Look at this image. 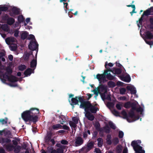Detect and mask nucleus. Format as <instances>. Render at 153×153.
<instances>
[{"label":"nucleus","mask_w":153,"mask_h":153,"mask_svg":"<svg viewBox=\"0 0 153 153\" xmlns=\"http://www.w3.org/2000/svg\"><path fill=\"white\" fill-rule=\"evenodd\" d=\"M79 100L81 103L79 105V108L84 109L85 111H90L91 113L95 114L97 111L99 110V109L98 107L92 105L90 101H85L82 97L79 98Z\"/></svg>","instance_id":"obj_1"},{"label":"nucleus","mask_w":153,"mask_h":153,"mask_svg":"<svg viewBox=\"0 0 153 153\" xmlns=\"http://www.w3.org/2000/svg\"><path fill=\"white\" fill-rule=\"evenodd\" d=\"M21 117L25 122L29 121V123H27L29 125H31L30 122H32L35 124L38 121L37 117L36 116L33 117V116L31 115L28 110H26L23 112L22 114Z\"/></svg>","instance_id":"obj_2"},{"label":"nucleus","mask_w":153,"mask_h":153,"mask_svg":"<svg viewBox=\"0 0 153 153\" xmlns=\"http://www.w3.org/2000/svg\"><path fill=\"white\" fill-rule=\"evenodd\" d=\"M140 140H134L132 141L131 145L136 153H145V151L143 149V147L140 146L141 143Z\"/></svg>","instance_id":"obj_3"},{"label":"nucleus","mask_w":153,"mask_h":153,"mask_svg":"<svg viewBox=\"0 0 153 153\" xmlns=\"http://www.w3.org/2000/svg\"><path fill=\"white\" fill-rule=\"evenodd\" d=\"M28 47L29 49L32 51L36 50L37 49V51H38V44L36 39H35V41L31 40Z\"/></svg>","instance_id":"obj_4"},{"label":"nucleus","mask_w":153,"mask_h":153,"mask_svg":"<svg viewBox=\"0 0 153 153\" xmlns=\"http://www.w3.org/2000/svg\"><path fill=\"white\" fill-rule=\"evenodd\" d=\"M94 143L91 141L88 143L86 147L82 148L81 150L84 152H87L90 150L94 146Z\"/></svg>","instance_id":"obj_5"},{"label":"nucleus","mask_w":153,"mask_h":153,"mask_svg":"<svg viewBox=\"0 0 153 153\" xmlns=\"http://www.w3.org/2000/svg\"><path fill=\"white\" fill-rule=\"evenodd\" d=\"M28 111H29L31 115L33 116V117L36 116L37 117V120H38V116L37 114L39 113V109L35 108H32Z\"/></svg>","instance_id":"obj_6"},{"label":"nucleus","mask_w":153,"mask_h":153,"mask_svg":"<svg viewBox=\"0 0 153 153\" xmlns=\"http://www.w3.org/2000/svg\"><path fill=\"white\" fill-rule=\"evenodd\" d=\"M128 117L129 118V121H130L128 122H129L134 121L139 119L140 118V116L139 115H136L135 114L128 113Z\"/></svg>","instance_id":"obj_7"},{"label":"nucleus","mask_w":153,"mask_h":153,"mask_svg":"<svg viewBox=\"0 0 153 153\" xmlns=\"http://www.w3.org/2000/svg\"><path fill=\"white\" fill-rule=\"evenodd\" d=\"M106 74L104 72L103 74H97L96 75V78L99 81H102L104 82L106 81Z\"/></svg>","instance_id":"obj_8"},{"label":"nucleus","mask_w":153,"mask_h":153,"mask_svg":"<svg viewBox=\"0 0 153 153\" xmlns=\"http://www.w3.org/2000/svg\"><path fill=\"white\" fill-rule=\"evenodd\" d=\"M37 51L36 54V56L35 59H32L30 63V67L33 68V70H34L36 67L37 62Z\"/></svg>","instance_id":"obj_9"},{"label":"nucleus","mask_w":153,"mask_h":153,"mask_svg":"<svg viewBox=\"0 0 153 153\" xmlns=\"http://www.w3.org/2000/svg\"><path fill=\"white\" fill-rule=\"evenodd\" d=\"M11 11L12 12L10 13V15L11 16L14 17V15H18L20 13V9L16 7H13Z\"/></svg>","instance_id":"obj_10"},{"label":"nucleus","mask_w":153,"mask_h":153,"mask_svg":"<svg viewBox=\"0 0 153 153\" xmlns=\"http://www.w3.org/2000/svg\"><path fill=\"white\" fill-rule=\"evenodd\" d=\"M81 97H75L72 98L71 99V105L73 106L72 107H74V105H79L78 102L79 101V98Z\"/></svg>","instance_id":"obj_11"},{"label":"nucleus","mask_w":153,"mask_h":153,"mask_svg":"<svg viewBox=\"0 0 153 153\" xmlns=\"http://www.w3.org/2000/svg\"><path fill=\"white\" fill-rule=\"evenodd\" d=\"M84 141L80 137H76L75 143L76 146H79L81 145L83 143Z\"/></svg>","instance_id":"obj_12"},{"label":"nucleus","mask_w":153,"mask_h":153,"mask_svg":"<svg viewBox=\"0 0 153 153\" xmlns=\"http://www.w3.org/2000/svg\"><path fill=\"white\" fill-rule=\"evenodd\" d=\"M86 113L85 116L90 121H93L94 120V115L92 114L89 111H85Z\"/></svg>","instance_id":"obj_13"},{"label":"nucleus","mask_w":153,"mask_h":153,"mask_svg":"<svg viewBox=\"0 0 153 153\" xmlns=\"http://www.w3.org/2000/svg\"><path fill=\"white\" fill-rule=\"evenodd\" d=\"M153 12V7H151L145 11L142 14L143 16H148L151 15V13Z\"/></svg>","instance_id":"obj_14"},{"label":"nucleus","mask_w":153,"mask_h":153,"mask_svg":"<svg viewBox=\"0 0 153 153\" xmlns=\"http://www.w3.org/2000/svg\"><path fill=\"white\" fill-rule=\"evenodd\" d=\"M120 78L121 80L127 82H129L131 80V78L129 75L128 74L125 76H120Z\"/></svg>","instance_id":"obj_15"},{"label":"nucleus","mask_w":153,"mask_h":153,"mask_svg":"<svg viewBox=\"0 0 153 153\" xmlns=\"http://www.w3.org/2000/svg\"><path fill=\"white\" fill-rule=\"evenodd\" d=\"M6 78L8 80L12 82H13L17 81V78L15 76L11 75L10 76H7Z\"/></svg>","instance_id":"obj_16"},{"label":"nucleus","mask_w":153,"mask_h":153,"mask_svg":"<svg viewBox=\"0 0 153 153\" xmlns=\"http://www.w3.org/2000/svg\"><path fill=\"white\" fill-rule=\"evenodd\" d=\"M5 70L6 71V72L4 74V76H5L6 77L7 75L10 76L11 75L13 72L12 70L9 67H7L6 68Z\"/></svg>","instance_id":"obj_17"},{"label":"nucleus","mask_w":153,"mask_h":153,"mask_svg":"<svg viewBox=\"0 0 153 153\" xmlns=\"http://www.w3.org/2000/svg\"><path fill=\"white\" fill-rule=\"evenodd\" d=\"M127 89L131 92V94H135L137 92L136 90L135 87L131 86H127L126 87Z\"/></svg>","instance_id":"obj_18"},{"label":"nucleus","mask_w":153,"mask_h":153,"mask_svg":"<svg viewBox=\"0 0 153 153\" xmlns=\"http://www.w3.org/2000/svg\"><path fill=\"white\" fill-rule=\"evenodd\" d=\"M34 70L31 68H27L24 72V74L26 76L30 75L32 73H33Z\"/></svg>","instance_id":"obj_19"},{"label":"nucleus","mask_w":153,"mask_h":153,"mask_svg":"<svg viewBox=\"0 0 153 153\" xmlns=\"http://www.w3.org/2000/svg\"><path fill=\"white\" fill-rule=\"evenodd\" d=\"M109 80H115L116 78L115 77V76H112L111 74L110 73L106 74V78Z\"/></svg>","instance_id":"obj_20"},{"label":"nucleus","mask_w":153,"mask_h":153,"mask_svg":"<svg viewBox=\"0 0 153 153\" xmlns=\"http://www.w3.org/2000/svg\"><path fill=\"white\" fill-rule=\"evenodd\" d=\"M11 140L10 139L7 138H4L1 137L0 139V143L1 144H3L5 143H9L11 142Z\"/></svg>","instance_id":"obj_21"},{"label":"nucleus","mask_w":153,"mask_h":153,"mask_svg":"<svg viewBox=\"0 0 153 153\" xmlns=\"http://www.w3.org/2000/svg\"><path fill=\"white\" fill-rule=\"evenodd\" d=\"M94 126L96 129L98 131L102 132L103 131V129L102 128H100V125L99 122L95 123Z\"/></svg>","instance_id":"obj_22"},{"label":"nucleus","mask_w":153,"mask_h":153,"mask_svg":"<svg viewBox=\"0 0 153 153\" xmlns=\"http://www.w3.org/2000/svg\"><path fill=\"white\" fill-rule=\"evenodd\" d=\"M7 23L9 25H12L15 22V19L11 17H9L7 19Z\"/></svg>","instance_id":"obj_23"},{"label":"nucleus","mask_w":153,"mask_h":153,"mask_svg":"<svg viewBox=\"0 0 153 153\" xmlns=\"http://www.w3.org/2000/svg\"><path fill=\"white\" fill-rule=\"evenodd\" d=\"M107 62H106L105 63V68H106V70L104 71V72L106 74H108V72H111L112 73H114V70H113L111 69L110 68H107Z\"/></svg>","instance_id":"obj_24"},{"label":"nucleus","mask_w":153,"mask_h":153,"mask_svg":"<svg viewBox=\"0 0 153 153\" xmlns=\"http://www.w3.org/2000/svg\"><path fill=\"white\" fill-rule=\"evenodd\" d=\"M121 114L123 116V118L126 119L128 122H129V118L128 117L127 113L125 110H123L121 112Z\"/></svg>","instance_id":"obj_25"},{"label":"nucleus","mask_w":153,"mask_h":153,"mask_svg":"<svg viewBox=\"0 0 153 153\" xmlns=\"http://www.w3.org/2000/svg\"><path fill=\"white\" fill-rule=\"evenodd\" d=\"M28 33L26 31H25L22 33L21 35V38L24 40L26 39L28 35Z\"/></svg>","instance_id":"obj_26"},{"label":"nucleus","mask_w":153,"mask_h":153,"mask_svg":"<svg viewBox=\"0 0 153 153\" xmlns=\"http://www.w3.org/2000/svg\"><path fill=\"white\" fill-rule=\"evenodd\" d=\"M100 90L103 92L107 93V87L103 85H101L100 87Z\"/></svg>","instance_id":"obj_27"},{"label":"nucleus","mask_w":153,"mask_h":153,"mask_svg":"<svg viewBox=\"0 0 153 153\" xmlns=\"http://www.w3.org/2000/svg\"><path fill=\"white\" fill-rule=\"evenodd\" d=\"M111 135L108 134L107 135L106 140L107 143L108 145H111L112 144V142L111 140Z\"/></svg>","instance_id":"obj_28"},{"label":"nucleus","mask_w":153,"mask_h":153,"mask_svg":"<svg viewBox=\"0 0 153 153\" xmlns=\"http://www.w3.org/2000/svg\"><path fill=\"white\" fill-rule=\"evenodd\" d=\"M14 149V152L15 153H19L21 149V146L19 145L14 146L13 148Z\"/></svg>","instance_id":"obj_29"},{"label":"nucleus","mask_w":153,"mask_h":153,"mask_svg":"<svg viewBox=\"0 0 153 153\" xmlns=\"http://www.w3.org/2000/svg\"><path fill=\"white\" fill-rule=\"evenodd\" d=\"M98 141L97 145L99 147H101L103 144V140L102 138L100 137L98 138L97 140Z\"/></svg>","instance_id":"obj_30"},{"label":"nucleus","mask_w":153,"mask_h":153,"mask_svg":"<svg viewBox=\"0 0 153 153\" xmlns=\"http://www.w3.org/2000/svg\"><path fill=\"white\" fill-rule=\"evenodd\" d=\"M59 118L61 119L59 120V122L62 124H63L64 123L66 122V117L63 115L59 116Z\"/></svg>","instance_id":"obj_31"},{"label":"nucleus","mask_w":153,"mask_h":153,"mask_svg":"<svg viewBox=\"0 0 153 153\" xmlns=\"http://www.w3.org/2000/svg\"><path fill=\"white\" fill-rule=\"evenodd\" d=\"M114 70V74H115L119 75L122 72V70L120 68H116Z\"/></svg>","instance_id":"obj_32"},{"label":"nucleus","mask_w":153,"mask_h":153,"mask_svg":"<svg viewBox=\"0 0 153 153\" xmlns=\"http://www.w3.org/2000/svg\"><path fill=\"white\" fill-rule=\"evenodd\" d=\"M14 147V146L10 144H7L6 146V148L7 150L10 151H12Z\"/></svg>","instance_id":"obj_33"},{"label":"nucleus","mask_w":153,"mask_h":153,"mask_svg":"<svg viewBox=\"0 0 153 153\" xmlns=\"http://www.w3.org/2000/svg\"><path fill=\"white\" fill-rule=\"evenodd\" d=\"M108 85L109 87L113 88L116 86L115 83L112 81H110L108 83Z\"/></svg>","instance_id":"obj_34"},{"label":"nucleus","mask_w":153,"mask_h":153,"mask_svg":"<svg viewBox=\"0 0 153 153\" xmlns=\"http://www.w3.org/2000/svg\"><path fill=\"white\" fill-rule=\"evenodd\" d=\"M103 130L106 133H110V129L108 126H106L103 128Z\"/></svg>","instance_id":"obj_35"},{"label":"nucleus","mask_w":153,"mask_h":153,"mask_svg":"<svg viewBox=\"0 0 153 153\" xmlns=\"http://www.w3.org/2000/svg\"><path fill=\"white\" fill-rule=\"evenodd\" d=\"M24 20L25 19L22 15H20L18 17V20L20 23L23 22Z\"/></svg>","instance_id":"obj_36"},{"label":"nucleus","mask_w":153,"mask_h":153,"mask_svg":"<svg viewBox=\"0 0 153 153\" xmlns=\"http://www.w3.org/2000/svg\"><path fill=\"white\" fill-rule=\"evenodd\" d=\"M1 27L3 30L5 31H7L8 30V27L7 25H2Z\"/></svg>","instance_id":"obj_37"},{"label":"nucleus","mask_w":153,"mask_h":153,"mask_svg":"<svg viewBox=\"0 0 153 153\" xmlns=\"http://www.w3.org/2000/svg\"><path fill=\"white\" fill-rule=\"evenodd\" d=\"M137 104L134 102H131V107L132 109L136 110L137 109Z\"/></svg>","instance_id":"obj_38"},{"label":"nucleus","mask_w":153,"mask_h":153,"mask_svg":"<svg viewBox=\"0 0 153 153\" xmlns=\"http://www.w3.org/2000/svg\"><path fill=\"white\" fill-rule=\"evenodd\" d=\"M27 68V67L24 65H21L19 66L18 68L19 70L23 71Z\"/></svg>","instance_id":"obj_39"},{"label":"nucleus","mask_w":153,"mask_h":153,"mask_svg":"<svg viewBox=\"0 0 153 153\" xmlns=\"http://www.w3.org/2000/svg\"><path fill=\"white\" fill-rule=\"evenodd\" d=\"M62 126L60 124H56L52 126V128L53 129H56L59 128H61Z\"/></svg>","instance_id":"obj_40"},{"label":"nucleus","mask_w":153,"mask_h":153,"mask_svg":"<svg viewBox=\"0 0 153 153\" xmlns=\"http://www.w3.org/2000/svg\"><path fill=\"white\" fill-rule=\"evenodd\" d=\"M149 21L150 23V28L153 29V16H152L149 18Z\"/></svg>","instance_id":"obj_41"},{"label":"nucleus","mask_w":153,"mask_h":153,"mask_svg":"<svg viewBox=\"0 0 153 153\" xmlns=\"http://www.w3.org/2000/svg\"><path fill=\"white\" fill-rule=\"evenodd\" d=\"M7 117L5 118V119H0V123L2 124H5L7 123Z\"/></svg>","instance_id":"obj_42"},{"label":"nucleus","mask_w":153,"mask_h":153,"mask_svg":"<svg viewBox=\"0 0 153 153\" xmlns=\"http://www.w3.org/2000/svg\"><path fill=\"white\" fill-rule=\"evenodd\" d=\"M108 124L110 127L112 129H115L116 128L115 126L111 121H109L108 123Z\"/></svg>","instance_id":"obj_43"},{"label":"nucleus","mask_w":153,"mask_h":153,"mask_svg":"<svg viewBox=\"0 0 153 153\" xmlns=\"http://www.w3.org/2000/svg\"><path fill=\"white\" fill-rule=\"evenodd\" d=\"M126 91V89L124 88H122L120 89V93L121 94H125Z\"/></svg>","instance_id":"obj_44"},{"label":"nucleus","mask_w":153,"mask_h":153,"mask_svg":"<svg viewBox=\"0 0 153 153\" xmlns=\"http://www.w3.org/2000/svg\"><path fill=\"white\" fill-rule=\"evenodd\" d=\"M131 102H128L125 103L124 105V106L126 108H128L131 107Z\"/></svg>","instance_id":"obj_45"},{"label":"nucleus","mask_w":153,"mask_h":153,"mask_svg":"<svg viewBox=\"0 0 153 153\" xmlns=\"http://www.w3.org/2000/svg\"><path fill=\"white\" fill-rule=\"evenodd\" d=\"M69 124L70 126L71 127L73 128H75L76 127V124L74 123L73 122L70 121L69 122Z\"/></svg>","instance_id":"obj_46"},{"label":"nucleus","mask_w":153,"mask_h":153,"mask_svg":"<svg viewBox=\"0 0 153 153\" xmlns=\"http://www.w3.org/2000/svg\"><path fill=\"white\" fill-rule=\"evenodd\" d=\"M8 9V8L7 7L2 6L0 7V10L1 12L2 11H6Z\"/></svg>","instance_id":"obj_47"},{"label":"nucleus","mask_w":153,"mask_h":153,"mask_svg":"<svg viewBox=\"0 0 153 153\" xmlns=\"http://www.w3.org/2000/svg\"><path fill=\"white\" fill-rule=\"evenodd\" d=\"M112 141L114 145H116L118 143L119 141L118 138L117 137H115L113 139Z\"/></svg>","instance_id":"obj_48"},{"label":"nucleus","mask_w":153,"mask_h":153,"mask_svg":"<svg viewBox=\"0 0 153 153\" xmlns=\"http://www.w3.org/2000/svg\"><path fill=\"white\" fill-rule=\"evenodd\" d=\"M30 57V54L26 53L24 56V60L26 61H28L29 60V59Z\"/></svg>","instance_id":"obj_49"},{"label":"nucleus","mask_w":153,"mask_h":153,"mask_svg":"<svg viewBox=\"0 0 153 153\" xmlns=\"http://www.w3.org/2000/svg\"><path fill=\"white\" fill-rule=\"evenodd\" d=\"M113 113L115 116H120V115L119 112L116 110H113Z\"/></svg>","instance_id":"obj_50"},{"label":"nucleus","mask_w":153,"mask_h":153,"mask_svg":"<svg viewBox=\"0 0 153 153\" xmlns=\"http://www.w3.org/2000/svg\"><path fill=\"white\" fill-rule=\"evenodd\" d=\"M124 135L123 132L121 131H120L119 132L118 137L119 138H122L123 137Z\"/></svg>","instance_id":"obj_51"},{"label":"nucleus","mask_w":153,"mask_h":153,"mask_svg":"<svg viewBox=\"0 0 153 153\" xmlns=\"http://www.w3.org/2000/svg\"><path fill=\"white\" fill-rule=\"evenodd\" d=\"M56 146L57 147L61 149H65V146H62L59 143H57L56 145Z\"/></svg>","instance_id":"obj_52"},{"label":"nucleus","mask_w":153,"mask_h":153,"mask_svg":"<svg viewBox=\"0 0 153 153\" xmlns=\"http://www.w3.org/2000/svg\"><path fill=\"white\" fill-rule=\"evenodd\" d=\"M53 149V148L52 147L49 146L48 147L46 151L47 153H51Z\"/></svg>","instance_id":"obj_53"},{"label":"nucleus","mask_w":153,"mask_h":153,"mask_svg":"<svg viewBox=\"0 0 153 153\" xmlns=\"http://www.w3.org/2000/svg\"><path fill=\"white\" fill-rule=\"evenodd\" d=\"M51 134L49 136H48V139L50 140V142L52 143L53 145H54L55 144V141L53 139H51Z\"/></svg>","instance_id":"obj_54"},{"label":"nucleus","mask_w":153,"mask_h":153,"mask_svg":"<svg viewBox=\"0 0 153 153\" xmlns=\"http://www.w3.org/2000/svg\"><path fill=\"white\" fill-rule=\"evenodd\" d=\"M72 120L74 122L76 123V124H77L78 122L79 119L77 117H74L72 118Z\"/></svg>","instance_id":"obj_55"},{"label":"nucleus","mask_w":153,"mask_h":153,"mask_svg":"<svg viewBox=\"0 0 153 153\" xmlns=\"http://www.w3.org/2000/svg\"><path fill=\"white\" fill-rule=\"evenodd\" d=\"M122 107V105L119 103L117 104L116 105V108L118 110H121Z\"/></svg>","instance_id":"obj_56"},{"label":"nucleus","mask_w":153,"mask_h":153,"mask_svg":"<svg viewBox=\"0 0 153 153\" xmlns=\"http://www.w3.org/2000/svg\"><path fill=\"white\" fill-rule=\"evenodd\" d=\"M106 93L103 92V93H100V94L101 95V96L102 99L103 100H105V94Z\"/></svg>","instance_id":"obj_57"},{"label":"nucleus","mask_w":153,"mask_h":153,"mask_svg":"<svg viewBox=\"0 0 153 153\" xmlns=\"http://www.w3.org/2000/svg\"><path fill=\"white\" fill-rule=\"evenodd\" d=\"M144 17V16H143L142 15L141 17L139 19V24L140 25H142V22L143 20V17Z\"/></svg>","instance_id":"obj_58"},{"label":"nucleus","mask_w":153,"mask_h":153,"mask_svg":"<svg viewBox=\"0 0 153 153\" xmlns=\"http://www.w3.org/2000/svg\"><path fill=\"white\" fill-rule=\"evenodd\" d=\"M28 39H32L33 41H35V39H36L34 36L32 34L29 35V36L28 37Z\"/></svg>","instance_id":"obj_59"},{"label":"nucleus","mask_w":153,"mask_h":153,"mask_svg":"<svg viewBox=\"0 0 153 153\" xmlns=\"http://www.w3.org/2000/svg\"><path fill=\"white\" fill-rule=\"evenodd\" d=\"M116 150L117 152L118 153H121L122 149L120 147L117 146V147Z\"/></svg>","instance_id":"obj_60"},{"label":"nucleus","mask_w":153,"mask_h":153,"mask_svg":"<svg viewBox=\"0 0 153 153\" xmlns=\"http://www.w3.org/2000/svg\"><path fill=\"white\" fill-rule=\"evenodd\" d=\"M57 153H63L64 150L63 149L57 148L56 149Z\"/></svg>","instance_id":"obj_61"},{"label":"nucleus","mask_w":153,"mask_h":153,"mask_svg":"<svg viewBox=\"0 0 153 153\" xmlns=\"http://www.w3.org/2000/svg\"><path fill=\"white\" fill-rule=\"evenodd\" d=\"M61 143L63 145H67L68 143V142L66 140H62L61 141Z\"/></svg>","instance_id":"obj_62"},{"label":"nucleus","mask_w":153,"mask_h":153,"mask_svg":"<svg viewBox=\"0 0 153 153\" xmlns=\"http://www.w3.org/2000/svg\"><path fill=\"white\" fill-rule=\"evenodd\" d=\"M10 50L12 51H15L17 49V47L15 46H10Z\"/></svg>","instance_id":"obj_63"},{"label":"nucleus","mask_w":153,"mask_h":153,"mask_svg":"<svg viewBox=\"0 0 153 153\" xmlns=\"http://www.w3.org/2000/svg\"><path fill=\"white\" fill-rule=\"evenodd\" d=\"M94 152H95V153H101V151L100 149L97 148H96L94 149Z\"/></svg>","instance_id":"obj_64"}]
</instances>
